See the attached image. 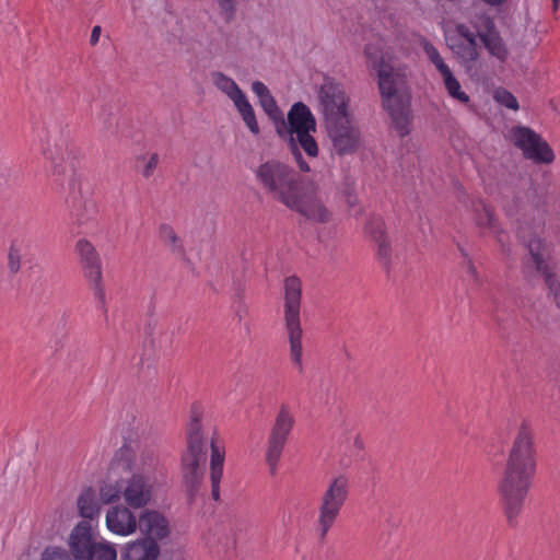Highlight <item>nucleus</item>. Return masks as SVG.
<instances>
[{
  "label": "nucleus",
  "mask_w": 560,
  "mask_h": 560,
  "mask_svg": "<svg viewBox=\"0 0 560 560\" xmlns=\"http://www.w3.org/2000/svg\"><path fill=\"white\" fill-rule=\"evenodd\" d=\"M536 472L534 431L530 423L522 421L498 483V492L508 523L516 524Z\"/></svg>",
  "instance_id": "obj_1"
},
{
  "label": "nucleus",
  "mask_w": 560,
  "mask_h": 560,
  "mask_svg": "<svg viewBox=\"0 0 560 560\" xmlns=\"http://www.w3.org/2000/svg\"><path fill=\"white\" fill-rule=\"evenodd\" d=\"M280 138L288 141V147L294 161L301 172L308 173L310 164L302 156V152L308 159L318 156L319 148L314 138L316 132V119L304 103H294L288 112V121L281 117L276 127Z\"/></svg>",
  "instance_id": "obj_2"
},
{
  "label": "nucleus",
  "mask_w": 560,
  "mask_h": 560,
  "mask_svg": "<svg viewBox=\"0 0 560 560\" xmlns=\"http://www.w3.org/2000/svg\"><path fill=\"white\" fill-rule=\"evenodd\" d=\"M206 409L202 404L194 402L186 427V448L180 459L183 483L194 495L200 489L205 478L207 460V435L205 425Z\"/></svg>",
  "instance_id": "obj_3"
},
{
  "label": "nucleus",
  "mask_w": 560,
  "mask_h": 560,
  "mask_svg": "<svg viewBox=\"0 0 560 560\" xmlns=\"http://www.w3.org/2000/svg\"><path fill=\"white\" fill-rule=\"evenodd\" d=\"M377 77L383 106L390 117L392 126L400 137H405L410 132L412 115L410 95L401 89L404 79L384 61L377 66Z\"/></svg>",
  "instance_id": "obj_4"
},
{
  "label": "nucleus",
  "mask_w": 560,
  "mask_h": 560,
  "mask_svg": "<svg viewBox=\"0 0 560 560\" xmlns=\"http://www.w3.org/2000/svg\"><path fill=\"white\" fill-rule=\"evenodd\" d=\"M135 467L130 477L124 479V500L129 508L142 509L153 501L163 472L152 451L141 453Z\"/></svg>",
  "instance_id": "obj_5"
},
{
  "label": "nucleus",
  "mask_w": 560,
  "mask_h": 560,
  "mask_svg": "<svg viewBox=\"0 0 560 560\" xmlns=\"http://www.w3.org/2000/svg\"><path fill=\"white\" fill-rule=\"evenodd\" d=\"M254 174L256 182L265 192L285 207L293 205L294 196L304 184L302 177L291 165L277 159H269L260 163Z\"/></svg>",
  "instance_id": "obj_6"
},
{
  "label": "nucleus",
  "mask_w": 560,
  "mask_h": 560,
  "mask_svg": "<svg viewBox=\"0 0 560 560\" xmlns=\"http://www.w3.org/2000/svg\"><path fill=\"white\" fill-rule=\"evenodd\" d=\"M301 299V280L294 276L285 278L283 282V320L290 346V360L300 374L304 371Z\"/></svg>",
  "instance_id": "obj_7"
},
{
  "label": "nucleus",
  "mask_w": 560,
  "mask_h": 560,
  "mask_svg": "<svg viewBox=\"0 0 560 560\" xmlns=\"http://www.w3.org/2000/svg\"><path fill=\"white\" fill-rule=\"evenodd\" d=\"M349 497V479L339 475L331 479L319 498L315 530L324 541L335 526Z\"/></svg>",
  "instance_id": "obj_8"
},
{
  "label": "nucleus",
  "mask_w": 560,
  "mask_h": 560,
  "mask_svg": "<svg viewBox=\"0 0 560 560\" xmlns=\"http://www.w3.org/2000/svg\"><path fill=\"white\" fill-rule=\"evenodd\" d=\"M294 424L295 417L291 406L281 404L270 429L265 452V460L271 476L278 472L280 459Z\"/></svg>",
  "instance_id": "obj_9"
},
{
  "label": "nucleus",
  "mask_w": 560,
  "mask_h": 560,
  "mask_svg": "<svg viewBox=\"0 0 560 560\" xmlns=\"http://www.w3.org/2000/svg\"><path fill=\"white\" fill-rule=\"evenodd\" d=\"M83 275L90 283L96 302V307L107 313L105 289L103 284V269L100 254L95 246L86 238H79L74 245Z\"/></svg>",
  "instance_id": "obj_10"
},
{
  "label": "nucleus",
  "mask_w": 560,
  "mask_h": 560,
  "mask_svg": "<svg viewBox=\"0 0 560 560\" xmlns=\"http://www.w3.org/2000/svg\"><path fill=\"white\" fill-rule=\"evenodd\" d=\"M511 142L522 151L525 159L536 164H551L555 153L548 142L529 127L514 126L509 131Z\"/></svg>",
  "instance_id": "obj_11"
},
{
  "label": "nucleus",
  "mask_w": 560,
  "mask_h": 560,
  "mask_svg": "<svg viewBox=\"0 0 560 560\" xmlns=\"http://www.w3.org/2000/svg\"><path fill=\"white\" fill-rule=\"evenodd\" d=\"M287 208L316 223L325 224L332 220V212L326 207L324 194L314 183H304L294 196L293 205H288Z\"/></svg>",
  "instance_id": "obj_12"
},
{
  "label": "nucleus",
  "mask_w": 560,
  "mask_h": 560,
  "mask_svg": "<svg viewBox=\"0 0 560 560\" xmlns=\"http://www.w3.org/2000/svg\"><path fill=\"white\" fill-rule=\"evenodd\" d=\"M528 252L536 270L544 277L545 283L552 294L557 306L560 308V282L550 262L551 248L540 237H534L528 243Z\"/></svg>",
  "instance_id": "obj_13"
},
{
  "label": "nucleus",
  "mask_w": 560,
  "mask_h": 560,
  "mask_svg": "<svg viewBox=\"0 0 560 560\" xmlns=\"http://www.w3.org/2000/svg\"><path fill=\"white\" fill-rule=\"evenodd\" d=\"M318 98L326 126L341 120L346 121V118L350 117L348 110L349 96L339 84L325 82L320 86Z\"/></svg>",
  "instance_id": "obj_14"
},
{
  "label": "nucleus",
  "mask_w": 560,
  "mask_h": 560,
  "mask_svg": "<svg viewBox=\"0 0 560 560\" xmlns=\"http://www.w3.org/2000/svg\"><path fill=\"white\" fill-rule=\"evenodd\" d=\"M47 173L57 182L73 177L78 165V150L69 143H56L47 153Z\"/></svg>",
  "instance_id": "obj_15"
},
{
  "label": "nucleus",
  "mask_w": 560,
  "mask_h": 560,
  "mask_svg": "<svg viewBox=\"0 0 560 560\" xmlns=\"http://www.w3.org/2000/svg\"><path fill=\"white\" fill-rule=\"evenodd\" d=\"M121 469H131V451L128 447H121L110 464L109 477L100 488L102 503L110 504L124 498V479H113V476Z\"/></svg>",
  "instance_id": "obj_16"
},
{
  "label": "nucleus",
  "mask_w": 560,
  "mask_h": 560,
  "mask_svg": "<svg viewBox=\"0 0 560 560\" xmlns=\"http://www.w3.org/2000/svg\"><path fill=\"white\" fill-rule=\"evenodd\" d=\"M328 135L334 149L340 155L352 153L359 145L360 132L351 122V117L346 121H337L327 126Z\"/></svg>",
  "instance_id": "obj_17"
},
{
  "label": "nucleus",
  "mask_w": 560,
  "mask_h": 560,
  "mask_svg": "<svg viewBox=\"0 0 560 560\" xmlns=\"http://www.w3.org/2000/svg\"><path fill=\"white\" fill-rule=\"evenodd\" d=\"M210 481L211 497L214 501L220 499V483L223 477V467L225 460V447L218 438V431L212 429L210 438Z\"/></svg>",
  "instance_id": "obj_18"
},
{
  "label": "nucleus",
  "mask_w": 560,
  "mask_h": 560,
  "mask_svg": "<svg viewBox=\"0 0 560 560\" xmlns=\"http://www.w3.org/2000/svg\"><path fill=\"white\" fill-rule=\"evenodd\" d=\"M106 526L115 535L128 536L136 532L139 520L128 506H112L106 513Z\"/></svg>",
  "instance_id": "obj_19"
},
{
  "label": "nucleus",
  "mask_w": 560,
  "mask_h": 560,
  "mask_svg": "<svg viewBox=\"0 0 560 560\" xmlns=\"http://www.w3.org/2000/svg\"><path fill=\"white\" fill-rule=\"evenodd\" d=\"M468 206L471 209L472 220L476 225L481 229H487L490 233L497 235L499 243L504 246L502 231L499 229L492 209L481 199H471Z\"/></svg>",
  "instance_id": "obj_20"
},
{
  "label": "nucleus",
  "mask_w": 560,
  "mask_h": 560,
  "mask_svg": "<svg viewBox=\"0 0 560 560\" xmlns=\"http://www.w3.org/2000/svg\"><path fill=\"white\" fill-rule=\"evenodd\" d=\"M92 529L88 522L79 523L72 530L69 546L75 560H84L94 546Z\"/></svg>",
  "instance_id": "obj_21"
},
{
  "label": "nucleus",
  "mask_w": 560,
  "mask_h": 560,
  "mask_svg": "<svg viewBox=\"0 0 560 560\" xmlns=\"http://www.w3.org/2000/svg\"><path fill=\"white\" fill-rule=\"evenodd\" d=\"M139 528L153 541L165 538L170 533L167 520L156 511L147 510L141 513Z\"/></svg>",
  "instance_id": "obj_22"
},
{
  "label": "nucleus",
  "mask_w": 560,
  "mask_h": 560,
  "mask_svg": "<svg viewBox=\"0 0 560 560\" xmlns=\"http://www.w3.org/2000/svg\"><path fill=\"white\" fill-rule=\"evenodd\" d=\"M479 37L491 56L501 62L506 61L509 49L491 20H487L486 28L479 33Z\"/></svg>",
  "instance_id": "obj_23"
},
{
  "label": "nucleus",
  "mask_w": 560,
  "mask_h": 560,
  "mask_svg": "<svg viewBox=\"0 0 560 560\" xmlns=\"http://www.w3.org/2000/svg\"><path fill=\"white\" fill-rule=\"evenodd\" d=\"M366 234L376 243L377 255L386 262L390 258L392 247L385 233V223L382 218H371L365 226Z\"/></svg>",
  "instance_id": "obj_24"
},
{
  "label": "nucleus",
  "mask_w": 560,
  "mask_h": 560,
  "mask_svg": "<svg viewBox=\"0 0 560 560\" xmlns=\"http://www.w3.org/2000/svg\"><path fill=\"white\" fill-rule=\"evenodd\" d=\"M159 555V546L151 539H141L126 546L122 560H155Z\"/></svg>",
  "instance_id": "obj_25"
},
{
  "label": "nucleus",
  "mask_w": 560,
  "mask_h": 560,
  "mask_svg": "<svg viewBox=\"0 0 560 560\" xmlns=\"http://www.w3.org/2000/svg\"><path fill=\"white\" fill-rule=\"evenodd\" d=\"M211 78L215 88L220 90L222 93H224L234 103V105L236 104V102H240L241 100L246 97V95L240 89L236 82L232 78L225 75L224 73L213 72Z\"/></svg>",
  "instance_id": "obj_26"
},
{
  "label": "nucleus",
  "mask_w": 560,
  "mask_h": 560,
  "mask_svg": "<svg viewBox=\"0 0 560 560\" xmlns=\"http://www.w3.org/2000/svg\"><path fill=\"white\" fill-rule=\"evenodd\" d=\"M80 515L84 518L93 520L98 514V504L95 501L92 489L84 490L78 500Z\"/></svg>",
  "instance_id": "obj_27"
},
{
  "label": "nucleus",
  "mask_w": 560,
  "mask_h": 560,
  "mask_svg": "<svg viewBox=\"0 0 560 560\" xmlns=\"http://www.w3.org/2000/svg\"><path fill=\"white\" fill-rule=\"evenodd\" d=\"M235 107L249 131L255 136L259 135L260 129L256 119V115L247 97L236 102Z\"/></svg>",
  "instance_id": "obj_28"
},
{
  "label": "nucleus",
  "mask_w": 560,
  "mask_h": 560,
  "mask_svg": "<svg viewBox=\"0 0 560 560\" xmlns=\"http://www.w3.org/2000/svg\"><path fill=\"white\" fill-rule=\"evenodd\" d=\"M159 237L163 245L167 247L172 253L178 255L183 254V243L171 225L162 224L159 229Z\"/></svg>",
  "instance_id": "obj_29"
},
{
  "label": "nucleus",
  "mask_w": 560,
  "mask_h": 560,
  "mask_svg": "<svg viewBox=\"0 0 560 560\" xmlns=\"http://www.w3.org/2000/svg\"><path fill=\"white\" fill-rule=\"evenodd\" d=\"M445 89L448 93V95L458 102L466 104L469 102V96L462 91L460 83L458 80L453 75V72L447 73L446 75L442 77Z\"/></svg>",
  "instance_id": "obj_30"
},
{
  "label": "nucleus",
  "mask_w": 560,
  "mask_h": 560,
  "mask_svg": "<svg viewBox=\"0 0 560 560\" xmlns=\"http://www.w3.org/2000/svg\"><path fill=\"white\" fill-rule=\"evenodd\" d=\"M116 549L105 542H95L84 560H116Z\"/></svg>",
  "instance_id": "obj_31"
},
{
  "label": "nucleus",
  "mask_w": 560,
  "mask_h": 560,
  "mask_svg": "<svg viewBox=\"0 0 560 560\" xmlns=\"http://www.w3.org/2000/svg\"><path fill=\"white\" fill-rule=\"evenodd\" d=\"M423 50L425 51L429 60L434 65L441 77L452 72L450 67L445 63L444 59L438 49L429 42L423 43Z\"/></svg>",
  "instance_id": "obj_32"
},
{
  "label": "nucleus",
  "mask_w": 560,
  "mask_h": 560,
  "mask_svg": "<svg viewBox=\"0 0 560 560\" xmlns=\"http://www.w3.org/2000/svg\"><path fill=\"white\" fill-rule=\"evenodd\" d=\"M493 98L498 104L509 109L517 110L520 108L516 97L504 88L497 89Z\"/></svg>",
  "instance_id": "obj_33"
},
{
  "label": "nucleus",
  "mask_w": 560,
  "mask_h": 560,
  "mask_svg": "<svg viewBox=\"0 0 560 560\" xmlns=\"http://www.w3.org/2000/svg\"><path fill=\"white\" fill-rule=\"evenodd\" d=\"M260 106L265 110V113L275 121L281 119L282 114L277 105L275 97L270 94L267 97H264L259 101Z\"/></svg>",
  "instance_id": "obj_34"
},
{
  "label": "nucleus",
  "mask_w": 560,
  "mask_h": 560,
  "mask_svg": "<svg viewBox=\"0 0 560 560\" xmlns=\"http://www.w3.org/2000/svg\"><path fill=\"white\" fill-rule=\"evenodd\" d=\"M22 253L18 244L12 243L8 254V268L12 273H16L21 268Z\"/></svg>",
  "instance_id": "obj_35"
},
{
  "label": "nucleus",
  "mask_w": 560,
  "mask_h": 560,
  "mask_svg": "<svg viewBox=\"0 0 560 560\" xmlns=\"http://www.w3.org/2000/svg\"><path fill=\"white\" fill-rule=\"evenodd\" d=\"M40 560H70L67 550L59 547L46 548Z\"/></svg>",
  "instance_id": "obj_36"
},
{
  "label": "nucleus",
  "mask_w": 560,
  "mask_h": 560,
  "mask_svg": "<svg viewBox=\"0 0 560 560\" xmlns=\"http://www.w3.org/2000/svg\"><path fill=\"white\" fill-rule=\"evenodd\" d=\"M218 7L229 21L233 18L235 11L236 0H215Z\"/></svg>",
  "instance_id": "obj_37"
},
{
  "label": "nucleus",
  "mask_w": 560,
  "mask_h": 560,
  "mask_svg": "<svg viewBox=\"0 0 560 560\" xmlns=\"http://www.w3.org/2000/svg\"><path fill=\"white\" fill-rule=\"evenodd\" d=\"M158 163H159V155L156 153H152L150 155V158L148 159V161L141 172L143 177H145V178L151 177L158 166Z\"/></svg>",
  "instance_id": "obj_38"
},
{
  "label": "nucleus",
  "mask_w": 560,
  "mask_h": 560,
  "mask_svg": "<svg viewBox=\"0 0 560 560\" xmlns=\"http://www.w3.org/2000/svg\"><path fill=\"white\" fill-rule=\"evenodd\" d=\"M252 91L259 101L271 94L269 89L260 81H255L252 83Z\"/></svg>",
  "instance_id": "obj_39"
},
{
  "label": "nucleus",
  "mask_w": 560,
  "mask_h": 560,
  "mask_svg": "<svg viewBox=\"0 0 560 560\" xmlns=\"http://www.w3.org/2000/svg\"><path fill=\"white\" fill-rule=\"evenodd\" d=\"M462 57L465 58L466 60H476L478 57L477 45L466 44L462 52Z\"/></svg>",
  "instance_id": "obj_40"
},
{
  "label": "nucleus",
  "mask_w": 560,
  "mask_h": 560,
  "mask_svg": "<svg viewBox=\"0 0 560 560\" xmlns=\"http://www.w3.org/2000/svg\"><path fill=\"white\" fill-rule=\"evenodd\" d=\"M458 34L466 40L467 44H476V37L474 33L464 25H458Z\"/></svg>",
  "instance_id": "obj_41"
},
{
  "label": "nucleus",
  "mask_w": 560,
  "mask_h": 560,
  "mask_svg": "<svg viewBox=\"0 0 560 560\" xmlns=\"http://www.w3.org/2000/svg\"><path fill=\"white\" fill-rule=\"evenodd\" d=\"M466 272L469 275V277L472 279V281H475V282L479 281L477 269L471 259H467V261H466Z\"/></svg>",
  "instance_id": "obj_42"
},
{
  "label": "nucleus",
  "mask_w": 560,
  "mask_h": 560,
  "mask_svg": "<svg viewBox=\"0 0 560 560\" xmlns=\"http://www.w3.org/2000/svg\"><path fill=\"white\" fill-rule=\"evenodd\" d=\"M101 32H102V28L100 25H95L93 28H92V32H91V37H90V43L92 46L96 45L100 40V36H101Z\"/></svg>",
  "instance_id": "obj_43"
},
{
  "label": "nucleus",
  "mask_w": 560,
  "mask_h": 560,
  "mask_svg": "<svg viewBox=\"0 0 560 560\" xmlns=\"http://www.w3.org/2000/svg\"><path fill=\"white\" fill-rule=\"evenodd\" d=\"M365 55H366V57L369 58V60H371V61L373 60V58H374V57H373V54H372L371 47H366V48H365Z\"/></svg>",
  "instance_id": "obj_44"
},
{
  "label": "nucleus",
  "mask_w": 560,
  "mask_h": 560,
  "mask_svg": "<svg viewBox=\"0 0 560 560\" xmlns=\"http://www.w3.org/2000/svg\"><path fill=\"white\" fill-rule=\"evenodd\" d=\"M559 2H560V0H552L553 10L558 9Z\"/></svg>",
  "instance_id": "obj_45"
},
{
  "label": "nucleus",
  "mask_w": 560,
  "mask_h": 560,
  "mask_svg": "<svg viewBox=\"0 0 560 560\" xmlns=\"http://www.w3.org/2000/svg\"><path fill=\"white\" fill-rule=\"evenodd\" d=\"M373 67H376V59L373 60Z\"/></svg>",
  "instance_id": "obj_46"
}]
</instances>
